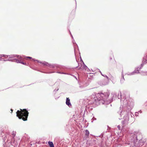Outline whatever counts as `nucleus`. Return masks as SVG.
Returning <instances> with one entry per match:
<instances>
[{
  "instance_id": "nucleus-1",
  "label": "nucleus",
  "mask_w": 147,
  "mask_h": 147,
  "mask_svg": "<svg viewBox=\"0 0 147 147\" xmlns=\"http://www.w3.org/2000/svg\"><path fill=\"white\" fill-rule=\"evenodd\" d=\"M16 116L20 119H22L24 121L27 120L29 113L26 109L18 110L16 113Z\"/></svg>"
},
{
  "instance_id": "nucleus-2",
  "label": "nucleus",
  "mask_w": 147,
  "mask_h": 147,
  "mask_svg": "<svg viewBox=\"0 0 147 147\" xmlns=\"http://www.w3.org/2000/svg\"><path fill=\"white\" fill-rule=\"evenodd\" d=\"M66 103V105L69 107H70L71 106V105L70 102V99L69 98H67Z\"/></svg>"
},
{
  "instance_id": "nucleus-3",
  "label": "nucleus",
  "mask_w": 147,
  "mask_h": 147,
  "mask_svg": "<svg viewBox=\"0 0 147 147\" xmlns=\"http://www.w3.org/2000/svg\"><path fill=\"white\" fill-rule=\"evenodd\" d=\"M89 132L88 130H85V136H86V137L88 138L89 135Z\"/></svg>"
},
{
  "instance_id": "nucleus-4",
  "label": "nucleus",
  "mask_w": 147,
  "mask_h": 147,
  "mask_svg": "<svg viewBox=\"0 0 147 147\" xmlns=\"http://www.w3.org/2000/svg\"><path fill=\"white\" fill-rule=\"evenodd\" d=\"M48 144L50 147H54L53 144V142L49 141L48 142Z\"/></svg>"
},
{
  "instance_id": "nucleus-5",
  "label": "nucleus",
  "mask_w": 147,
  "mask_h": 147,
  "mask_svg": "<svg viewBox=\"0 0 147 147\" xmlns=\"http://www.w3.org/2000/svg\"><path fill=\"white\" fill-rule=\"evenodd\" d=\"M107 83V81H105V82L104 84H103V85H105Z\"/></svg>"
},
{
  "instance_id": "nucleus-6",
  "label": "nucleus",
  "mask_w": 147,
  "mask_h": 147,
  "mask_svg": "<svg viewBox=\"0 0 147 147\" xmlns=\"http://www.w3.org/2000/svg\"><path fill=\"white\" fill-rule=\"evenodd\" d=\"M27 58H29V59H31L32 58L31 57H26Z\"/></svg>"
},
{
  "instance_id": "nucleus-7",
  "label": "nucleus",
  "mask_w": 147,
  "mask_h": 147,
  "mask_svg": "<svg viewBox=\"0 0 147 147\" xmlns=\"http://www.w3.org/2000/svg\"><path fill=\"white\" fill-rule=\"evenodd\" d=\"M112 59V58L111 57H110V59H109V60H110V61H111V59Z\"/></svg>"
},
{
  "instance_id": "nucleus-8",
  "label": "nucleus",
  "mask_w": 147,
  "mask_h": 147,
  "mask_svg": "<svg viewBox=\"0 0 147 147\" xmlns=\"http://www.w3.org/2000/svg\"><path fill=\"white\" fill-rule=\"evenodd\" d=\"M21 63L22 64H24V65H26V63H22V62H21Z\"/></svg>"
},
{
  "instance_id": "nucleus-9",
  "label": "nucleus",
  "mask_w": 147,
  "mask_h": 147,
  "mask_svg": "<svg viewBox=\"0 0 147 147\" xmlns=\"http://www.w3.org/2000/svg\"><path fill=\"white\" fill-rule=\"evenodd\" d=\"M117 127L119 129H120V127L119 126H118Z\"/></svg>"
},
{
  "instance_id": "nucleus-10",
  "label": "nucleus",
  "mask_w": 147,
  "mask_h": 147,
  "mask_svg": "<svg viewBox=\"0 0 147 147\" xmlns=\"http://www.w3.org/2000/svg\"><path fill=\"white\" fill-rule=\"evenodd\" d=\"M11 113H12L13 112V110L12 109H11Z\"/></svg>"
},
{
  "instance_id": "nucleus-11",
  "label": "nucleus",
  "mask_w": 147,
  "mask_h": 147,
  "mask_svg": "<svg viewBox=\"0 0 147 147\" xmlns=\"http://www.w3.org/2000/svg\"><path fill=\"white\" fill-rule=\"evenodd\" d=\"M146 63H147V60H146Z\"/></svg>"
},
{
  "instance_id": "nucleus-12",
  "label": "nucleus",
  "mask_w": 147,
  "mask_h": 147,
  "mask_svg": "<svg viewBox=\"0 0 147 147\" xmlns=\"http://www.w3.org/2000/svg\"><path fill=\"white\" fill-rule=\"evenodd\" d=\"M106 77H107V78H108V77L107 76H106Z\"/></svg>"
},
{
  "instance_id": "nucleus-13",
  "label": "nucleus",
  "mask_w": 147,
  "mask_h": 147,
  "mask_svg": "<svg viewBox=\"0 0 147 147\" xmlns=\"http://www.w3.org/2000/svg\"><path fill=\"white\" fill-rule=\"evenodd\" d=\"M104 80L105 81V80H103V81H102V82H103V81H104Z\"/></svg>"
},
{
  "instance_id": "nucleus-14",
  "label": "nucleus",
  "mask_w": 147,
  "mask_h": 147,
  "mask_svg": "<svg viewBox=\"0 0 147 147\" xmlns=\"http://www.w3.org/2000/svg\"><path fill=\"white\" fill-rule=\"evenodd\" d=\"M18 62L20 63V62L18 60Z\"/></svg>"
},
{
  "instance_id": "nucleus-15",
  "label": "nucleus",
  "mask_w": 147,
  "mask_h": 147,
  "mask_svg": "<svg viewBox=\"0 0 147 147\" xmlns=\"http://www.w3.org/2000/svg\"><path fill=\"white\" fill-rule=\"evenodd\" d=\"M112 57H113V58H114V57H113V56H112Z\"/></svg>"
}]
</instances>
